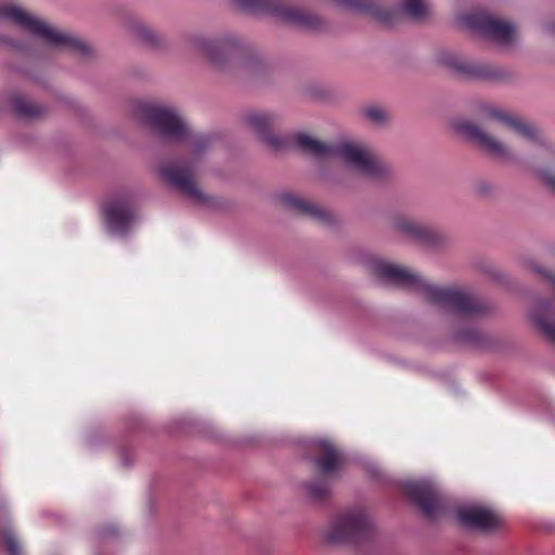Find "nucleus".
Returning a JSON list of instances; mask_svg holds the SVG:
<instances>
[{
	"label": "nucleus",
	"instance_id": "4",
	"mask_svg": "<svg viewBox=\"0 0 555 555\" xmlns=\"http://www.w3.org/2000/svg\"><path fill=\"white\" fill-rule=\"evenodd\" d=\"M0 22H8L52 48H68L83 56L92 53L88 42L13 3L0 2Z\"/></svg>",
	"mask_w": 555,
	"mask_h": 555
},
{
	"label": "nucleus",
	"instance_id": "3",
	"mask_svg": "<svg viewBox=\"0 0 555 555\" xmlns=\"http://www.w3.org/2000/svg\"><path fill=\"white\" fill-rule=\"evenodd\" d=\"M375 272L385 281L411 288L441 309L464 317H473L485 310L483 302L460 288L439 287L430 284L414 271L385 261L375 263Z\"/></svg>",
	"mask_w": 555,
	"mask_h": 555
},
{
	"label": "nucleus",
	"instance_id": "18",
	"mask_svg": "<svg viewBox=\"0 0 555 555\" xmlns=\"http://www.w3.org/2000/svg\"><path fill=\"white\" fill-rule=\"evenodd\" d=\"M282 201L289 208L308 216L320 222H331L332 216L331 212L324 209L323 207L304 198L301 196L295 194H284L282 195Z\"/></svg>",
	"mask_w": 555,
	"mask_h": 555
},
{
	"label": "nucleus",
	"instance_id": "28",
	"mask_svg": "<svg viewBox=\"0 0 555 555\" xmlns=\"http://www.w3.org/2000/svg\"><path fill=\"white\" fill-rule=\"evenodd\" d=\"M540 176L543 181L555 192V175L548 171H541Z\"/></svg>",
	"mask_w": 555,
	"mask_h": 555
},
{
	"label": "nucleus",
	"instance_id": "14",
	"mask_svg": "<svg viewBox=\"0 0 555 555\" xmlns=\"http://www.w3.org/2000/svg\"><path fill=\"white\" fill-rule=\"evenodd\" d=\"M535 271L550 281L553 286L554 298L551 301H538L532 308L530 317L540 332L555 344V276L540 268H537Z\"/></svg>",
	"mask_w": 555,
	"mask_h": 555
},
{
	"label": "nucleus",
	"instance_id": "15",
	"mask_svg": "<svg viewBox=\"0 0 555 555\" xmlns=\"http://www.w3.org/2000/svg\"><path fill=\"white\" fill-rule=\"evenodd\" d=\"M438 59L441 64L470 78L499 80L503 77L499 69L490 65L465 62L453 53L442 52Z\"/></svg>",
	"mask_w": 555,
	"mask_h": 555
},
{
	"label": "nucleus",
	"instance_id": "17",
	"mask_svg": "<svg viewBox=\"0 0 555 555\" xmlns=\"http://www.w3.org/2000/svg\"><path fill=\"white\" fill-rule=\"evenodd\" d=\"M315 467L324 475L337 472L344 463L343 454L326 439L315 441Z\"/></svg>",
	"mask_w": 555,
	"mask_h": 555
},
{
	"label": "nucleus",
	"instance_id": "22",
	"mask_svg": "<svg viewBox=\"0 0 555 555\" xmlns=\"http://www.w3.org/2000/svg\"><path fill=\"white\" fill-rule=\"evenodd\" d=\"M4 546L8 555H20L21 544L14 531L11 528H3L0 530V547Z\"/></svg>",
	"mask_w": 555,
	"mask_h": 555
},
{
	"label": "nucleus",
	"instance_id": "6",
	"mask_svg": "<svg viewBox=\"0 0 555 555\" xmlns=\"http://www.w3.org/2000/svg\"><path fill=\"white\" fill-rule=\"evenodd\" d=\"M461 23L470 31L478 34L502 47H509L516 39V28L512 23L475 12L461 16Z\"/></svg>",
	"mask_w": 555,
	"mask_h": 555
},
{
	"label": "nucleus",
	"instance_id": "20",
	"mask_svg": "<svg viewBox=\"0 0 555 555\" xmlns=\"http://www.w3.org/2000/svg\"><path fill=\"white\" fill-rule=\"evenodd\" d=\"M13 108L16 115L23 118H36L44 113V107L33 103L24 96H15L12 101Z\"/></svg>",
	"mask_w": 555,
	"mask_h": 555
},
{
	"label": "nucleus",
	"instance_id": "16",
	"mask_svg": "<svg viewBox=\"0 0 555 555\" xmlns=\"http://www.w3.org/2000/svg\"><path fill=\"white\" fill-rule=\"evenodd\" d=\"M393 228L408 237L428 246H437L441 241L440 234L434 229L406 217L396 218Z\"/></svg>",
	"mask_w": 555,
	"mask_h": 555
},
{
	"label": "nucleus",
	"instance_id": "25",
	"mask_svg": "<svg viewBox=\"0 0 555 555\" xmlns=\"http://www.w3.org/2000/svg\"><path fill=\"white\" fill-rule=\"evenodd\" d=\"M337 4L357 10V11H370L372 9L371 0H334Z\"/></svg>",
	"mask_w": 555,
	"mask_h": 555
},
{
	"label": "nucleus",
	"instance_id": "13",
	"mask_svg": "<svg viewBox=\"0 0 555 555\" xmlns=\"http://www.w3.org/2000/svg\"><path fill=\"white\" fill-rule=\"evenodd\" d=\"M456 516L463 526L485 532L500 528L503 522L496 512L479 504L461 506Z\"/></svg>",
	"mask_w": 555,
	"mask_h": 555
},
{
	"label": "nucleus",
	"instance_id": "11",
	"mask_svg": "<svg viewBox=\"0 0 555 555\" xmlns=\"http://www.w3.org/2000/svg\"><path fill=\"white\" fill-rule=\"evenodd\" d=\"M454 130L491 155L505 162L514 160V155L508 147L479 125L461 120L454 124Z\"/></svg>",
	"mask_w": 555,
	"mask_h": 555
},
{
	"label": "nucleus",
	"instance_id": "1",
	"mask_svg": "<svg viewBox=\"0 0 555 555\" xmlns=\"http://www.w3.org/2000/svg\"><path fill=\"white\" fill-rule=\"evenodd\" d=\"M139 118L165 140L186 143V157L179 163L164 164L158 169L162 180L197 204L209 198L196 184L195 167L210 145L205 134H193L184 116L173 106L140 103Z\"/></svg>",
	"mask_w": 555,
	"mask_h": 555
},
{
	"label": "nucleus",
	"instance_id": "9",
	"mask_svg": "<svg viewBox=\"0 0 555 555\" xmlns=\"http://www.w3.org/2000/svg\"><path fill=\"white\" fill-rule=\"evenodd\" d=\"M234 3L242 10L274 16L281 21L300 25L309 26L312 23V17L306 12L285 5L280 0H233Z\"/></svg>",
	"mask_w": 555,
	"mask_h": 555
},
{
	"label": "nucleus",
	"instance_id": "10",
	"mask_svg": "<svg viewBox=\"0 0 555 555\" xmlns=\"http://www.w3.org/2000/svg\"><path fill=\"white\" fill-rule=\"evenodd\" d=\"M189 49L207 59L212 64L220 66L228 57L232 49L237 46V40L231 35L218 38H209L204 35H191L186 39Z\"/></svg>",
	"mask_w": 555,
	"mask_h": 555
},
{
	"label": "nucleus",
	"instance_id": "7",
	"mask_svg": "<svg viewBox=\"0 0 555 555\" xmlns=\"http://www.w3.org/2000/svg\"><path fill=\"white\" fill-rule=\"evenodd\" d=\"M106 230L115 236H126L135 222V211L127 195L108 198L102 206Z\"/></svg>",
	"mask_w": 555,
	"mask_h": 555
},
{
	"label": "nucleus",
	"instance_id": "2",
	"mask_svg": "<svg viewBox=\"0 0 555 555\" xmlns=\"http://www.w3.org/2000/svg\"><path fill=\"white\" fill-rule=\"evenodd\" d=\"M245 122L259 134L263 144L274 153L295 146L315 158H339L349 168L370 178L384 179L392 172L391 167L386 162L362 144L344 141L331 145L322 143L306 133H297L292 138L270 133L269 129L274 124V117L269 113L251 112L246 115Z\"/></svg>",
	"mask_w": 555,
	"mask_h": 555
},
{
	"label": "nucleus",
	"instance_id": "5",
	"mask_svg": "<svg viewBox=\"0 0 555 555\" xmlns=\"http://www.w3.org/2000/svg\"><path fill=\"white\" fill-rule=\"evenodd\" d=\"M373 522L363 508L339 513L326 529L324 538L331 543H359L371 537Z\"/></svg>",
	"mask_w": 555,
	"mask_h": 555
},
{
	"label": "nucleus",
	"instance_id": "24",
	"mask_svg": "<svg viewBox=\"0 0 555 555\" xmlns=\"http://www.w3.org/2000/svg\"><path fill=\"white\" fill-rule=\"evenodd\" d=\"M363 116L376 126H383L388 120V115L383 107L371 105L366 106L362 111Z\"/></svg>",
	"mask_w": 555,
	"mask_h": 555
},
{
	"label": "nucleus",
	"instance_id": "12",
	"mask_svg": "<svg viewBox=\"0 0 555 555\" xmlns=\"http://www.w3.org/2000/svg\"><path fill=\"white\" fill-rule=\"evenodd\" d=\"M480 118L483 125L488 128H491L492 121H495L507 127L516 134L528 141H535L539 139L538 131L533 126L498 106H482L480 111Z\"/></svg>",
	"mask_w": 555,
	"mask_h": 555
},
{
	"label": "nucleus",
	"instance_id": "27",
	"mask_svg": "<svg viewBox=\"0 0 555 555\" xmlns=\"http://www.w3.org/2000/svg\"><path fill=\"white\" fill-rule=\"evenodd\" d=\"M0 43L24 51L23 46L8 36L0 35Z\"/></svg>",
	"mask_w": 555,
	"mask_h": 555
},
{
	"label": "nucleus",
	"instance_id": "23",
	"mask_svg": "<svg viewBox=\"0 0 555 555\" xmlns=\"http://www.w3.org/2000/svg\"><path fill=\"white\" fill-rule=\"evenodd\" d=\"M308 498L313 502L324 500L330 493V486L324 480H317L305 485Z\"/></svg>",
	"mask_w": 555,
	"mask_h": 555
},
{
	"label": "nucleus",
	"instance_id": "26",
	"mask_svg": "<svg viewBox=\"0 0 555 555\" xmlns=\"http://www.w3.org/2000/svg\"><path fill=\"white\" fill-rule=\"evenodd\" d=\"M479 337V333L475 328H467L456 333V339L464 343H475Z\"/></svg>",
	"mask_w": 555,
	"mask_h": 555
},
{
	"label": "nucleus",
	"instance_id": "21",
	"mask_svg": "<svg viewBox=\"0 0 555 555\" xmlns=\"http://www.w3.org/2000/svg\"><path fill=\"white\" fill-rule=\"evenodd\" d=\"M401 9L406 16L415 21L426 17L429 11L426 0H402Z\"/></svg>",
	"mask_w": 555,
	"mask_h": 555
},
{
	"label": "nucleus",
	"instance_id": "19",
	"mask_svg": "<svg viewBox=\"0 0 555 555\" xmlns=\"http://www.w3.org/2000/svg\"><path fill=\"white\" fill-rule=\"evenodd\" d=\"M129 30L131 35L143 44L158 48L162 44V37L153 28L139 20L129 22Z\"/></svg>",
	"mask_w": 555,
	"mask_h": 555
},
{
	"label": "nucleus",
	"instance_id": "8",
	"mask_svg": "<svg viewBox=\"0 0 555 555\" xmlns=\"http://www.w3.org/2000/svg\"><path fill=\"white\" fill-rule=\"evenodd\" d=\"M404 487L406 494L418 504L426 517L434 519L447 512V500L431 480L408 481Z\"/></svg>",
	"mask_w": 555,
	"mask_h": 555
}]
</instances>
